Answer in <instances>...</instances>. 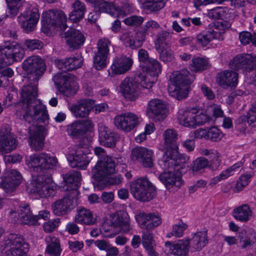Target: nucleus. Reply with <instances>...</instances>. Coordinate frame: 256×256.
Masks as SVG:
<instances>
[{"label":"nucleus","instance_id":"f257e3e1","mask_svg":"<svg viewBox=\"0 0 256 256\" xmlns=\"http://www.w3.org/2000/svg\"><path fill=\"white\" fill-rule=\"evenodd\" d=\"M30 84L24 86L20 92V102L18 106L24 119L30 123L33 121L45 122L48 119L46 106L40 100L38 96V80H29Z\"/></svg>","mask_w":256,"mask_h":256},{"label":"nucleus","instance_id":"f03ea898","mask_svg":"<svg viewBox=\"0 0 256 256\" xmlns=\"http://www.w3.org/2000/svg\"><path fill=\"white\" fill-rule=\"evenodd\" d=\"M186 70L174 72L170 76L168 92L170 95L178 100L185 98L188 94V85L192 82Z\"/></svg>","mask_w":256,"mask_h":256},{"label":"nucleus","instance_id":"7ed1b4c3","mask_svg":"<svg viewBox=\"0 0 256 256\" xmlns=\"http://www.w3.org/2000/svg\"><path fill=\"white\" fill-rule=\"evenodd\" d=\"M130 192L133 196L141 202H148L156 195L155 186L146 178H140L130 184Z\"/></svg>","mask_w":256,"mask_h":256},{"label":"nucleus","instance_id":"20e7f679","mask_svg":"<svg viewBox=\"0 0 256 256\" xmlns=\"http://www.w3.org/2000/svg\"><path fill=\"white\" fill-rule=\"evenodd\" d=\"M26 161L29 168L38 172L52 169L58 164V159L55 156L46 152L34 154L27 156Z\"/></svg>","mask_w":256,"mask_h":256},{"label":"nucleus","instance_id":"39448f33","mask_svg":"<svg viewBox=\"0 0 256 256\" xmlns=\"http://www.w3.org/2000/svg\"><path fill=\"white\" fill-rule=\"evenodd\" d=\"M27 190L42 198L50 196L54 192L52 179L48 176L42 174L34 177L27 186Z\"/></svg>","mask_w":256,"mask_h":256},{"label":"nucleus","instance_id":"423d86ee","mask_svg":"<svg viewBox=\"0 0 256 256\" xmlns=\"http://www.w3.org/2000/svg\"><path fill=\"white\" fill-rule=\"evenodd\" d=\"M3 251L6 256H20L26 254L28 244L23 236L16 234L7 236L4 241Z\"/></svg>","mask_w":256,"mask_h":256},{"label":"nucleus","instance_id":"0eeeda50","mask_svg":"<svg viewBox=\"0 0 256 256\" xmlns=\"http://www.w3.org/2000/svg\"><path fill=\"white\" fill-rule=\"evenodd\" d=\"M202 155L207 156L208 159L204 157L197 158L193 162L192 170L193 172H198L208 166L212 170H216L220 165L221 160L220 154L217 150H214L202 149L200 150Z\"/></svg>","mask_w":256,"mask_h":256},{"label":"nucleus","instance_id":"6e6552de","mask_svg":"<svg viewBox=\"0 0 256 256\" xmlns=\"http://www.w3.org/2000/svg\"><path fill=\"white\" fill-rule=\"evenodd\" d=\"M23 70L27 72L29 80H38L46 70L44 61L37 56L28 57L22 62Z\"/></svg>","mask_w":256,"mask_h":256},{"label":"nucleus","instance_id":"1a4fd4ad","mask_svg":"<svg viewBox=\"0 0 256 256\" xmlns=\"http://www.w3.org/2000/svg\"><path fill=\"white\" fill-rule=\"evenodd\" d=\"M141 81L142 76L140 74L135 76L134 80L126 78L122 81L120 86V90L126 99L134 100L140 92L145 93L147 90L148 92H150V89H144L140 84Z\"/></svg>","mask_w":256,"mask_h":256},{"label":"nucleus","instance_id":"9d476101","mask_svg":"<svg viewBox=\"0 0 256 256\" xmlns=\"http://www.w3.org/2000/svg\"><path fill=\"white\" fill-rule=\"evenodd\" d=\"M116 160L112 157H106L98 160L92 170V178L100 182L106 180L115 172Z\"/></svg>","mask_w":256,"mask_h":256},{"label":"nucleus","instance_id":"9b49d317","mask_svg":"<svg viewBox=\"0 0 256 256\" xmlns=\"http://www.w3.org/2000/svg\"><path fill=\"white\" fill-rule=\"evenodd\" d=\"M116 160L112 157H106L98 160L92 170V178L100 182L106 180L115 172Z\"/></svg>","mask_w":256,"mask_h":256},{"label":"nucleus","instance_id":"f8f14e48","mask_svg":"<svg viewBox=\"0 0 256 256\" xmlns=\"http://www.w3.org/2000/svg\"><path fill=\"white\" fill-rule=\"evenodd\" d=\"M66 21V16L61 10H49L42 15V28L46 30L54 29L56 27L64 30L67 27Z\"/></svg>","mask_w":256,"mask_h":256},{"label":"nucleus","instance_id":"ddd939ff","mask_svg":"<svg viewBox=\"0 0 256 256\" xmlns=\"http://www.w3.org/2000/svg\"><path fill=\"white\" fill-rule=\"evenodd\" d=\"M142 68L146 72L144 76L140 74L142 76L141 86L144 89H150L156 80V76L161 72V64L156 60L151 58Z\"/></svg>","mask_w":256,"mask_h":256},{"label":"nucleus","instance_id":"4468645a","mask_svg":"<svg viewBox=\"0 0 256 256\" xmlns=\"http://www.w3.org/2000/svg\"><path fill=\"white\" fill-rule=\"evenodd\" d=\"M2 55H4V64H10L20 61L24 56V50L16 42L6 41L0 46Z\"/></svg>","mask_w":256,"mask_h":256},{"label":"nucleus","instance_id":"2eb2a0df","mask_svg":"<svg viewBox=\"0 0 256 256\" xmlns=\"http://www.w3.org/2000/svg\"><path fill=\"white\" fill-rule=\"evenodd\" d=\"M39 18L38 9L29 8L18 17V20L23 30L28 33L34 30Z\"/></svg>","mask_w":256,"mask_h":256},{"label":"nucleus","instance_id":"dca6fc26","mask_svg":"<svg viewBox=\"0 0 256 256\" xmlns=\"http://www.w3.org/2000/svg\"><path fill=\"white\" fill-rule=\"evenodd\" d=\"M146 114L150 118L155 122L162 120L167 116L166 106L161 100L152 99L148 104Z\"/></svg>","mask_w":256,"mask_h":256},{"label":"nucleus","instance_id":"f3484780","mask_svg":"<svg viewBox=\"0 0 256 256\" xmlns=\"http://www.w3.org/2000/svg\"><path fill=\"white\" fill-rule=\"evenodd\" d=\"M111 42L104 38L97 42V52L94 58V66L96 70H101L106 66V61L109 52Z\"/></svg>","mask_w":256,"mask_h":256},{"label":"nucleus","instance_id":"a211bd4d","mask_svg":"<svg viewBox=\"0 0 256 256\" xmlns=\"http://www.w3.org/2000/svg\"><path fill=\"white\" fill-rule=\"evenodd\" d=\"M55 84L59 87L60 91L66 96H69L73 93L76 78L72 74L66 73H58L53 77Z\"/></svg>","mask_w":256,"mask_h":256},{"label":"nucleus","instance_id":"6ab92c4d","mask_svg":"<svg viewBox=\"0 0 256 256\" xmlns=\"http://www.w3.org/2000/svg\"><path fill=\"white\" fill-rule=\"evenodd\" d=\"M17 144L14 135L10 132V126L3 125L0 130V152L9 153L16 148Z\"/></svg>","mask_w":256,"mask_h":256},{"label":"nucleus","instance_id":"aec40b11","mask_svg":"<svg viewBox=\"0 0 256 256\" xmlns=\"http://www.w3.org/2000/svg\"><path fill=\"white\" fill-rule=\"evenodd\" d=\"M138 118L134 113L125 112L116 116L114 124L116 128L126 132L132 131L138 124Z\"/></svg>","mask_w":256,"mask_h":256},{"label":"nucleus","instance_id":"412c9836","mask_svg":"<svg viewBox=\"0 0 256 256\" xmlns=\"http://www.w3.org/2000/svg\"><path fill=\"white\" fill-rule=\"evenodd\" d=\"M163 136L164 143L160 148L164 152V154L176 157L178 154V146L176 143L178 134L174 129L166 130Z\"/></svg>","mask_w":256,"mask_h":256},{"label":"nucleus","instance_id":"4be33fe9","mask_svg":"<svg viewBox=\"0 0 256 256\" xmlns=\"http://www.w3.org/2000/svg\"><path fill=\"white\" fill-rule=\"evenodd\" d=\"M18 218L22 223L28 225L40 224V220H46L49 218L50 213L46 210L39 212L38 214L32 216L28 206L20 207L18 210Z\"/></svg>","mask_w":256,"mask_h":256},{"label":"nucleus","instance_id":"5701e85b","mask_svg":"<svg viewBox=\"0 0 256 256\" xmlns=\"http://www.w3.org/2000/svg\"><path fill=\"white\" fill-rule=\"evenodd\" d=\"M0 186L6 192H12L22 181V176L16 170H11L0 178Z\"/></svg>","mask_w":256,"mask_h":256},{"label":"nucleus","instance_id":"b1692460","mask_svg":"<svg viewBox=\"0 0 256 256\" xmlns=\"http://www.w3.org/2000/svg\"><path fill=\"white\" fill-rule=\"evenodd\" d=\"M189 239L179 240L177 242H165L164 252L167 256H188Z\"/></svg>","mask_w":256,"mask_h":256},{"label":"nucleus","instance_id":"393cba45","mask_svg":"<svg viewBox=\"0 0 256 256\" xmlns=\"http://www.w3.org/2000/svg\"><path fill=\"white\" fill-rule=\"evenodd\" d=\"M29 142L31 148L35 150H41L44 147V130L42 126L33 124L29 127Z\"/></svg>","mask_w":256,"mask_h":256},{"label":"nucleus","instance_id":"a878e982","mask_svg":"<svg viewBox=\"0 0 256 256\" xmlns=\"http://www.w3.org/2000/svg\"><path fill=\"white\" fill-rule=\"evenodd\" d=\"M98 140L101 145L110 148L116 146L119 140L118 134L112 132L103 124H99L98 127Z\"/></svg>","mask_w":256,"mask_h":256},{"label":"nucleus","instance_id":"bb28decb","mask_svg":"<svg viewBox=\"0 0 256 256\" xmlns=\"http://www.w3.org/2000/svg\"><path fill=\"white\" fill-rule=\"evenodd\" d=\"M112 226L110 230H105L109 232L112 228H116V232H122L126 233L130 230L129 217L128 213L124 210H120L111 215Z\"/></svg>","mask_w":256,"mask_h":256},{"label":"nucleus","instance_id":"cd10ccee","mask_svg":"<svg viewBox=\"0 0 256 256\" xmlns=\"http://www.w3.org/2000/svg\"><path fill=\"white\" fill-rule=\"evenodd\" d=\"M188 157L183 154H178L176 157L164 154L162 160L160 162V164L164 170H178L182 168L184 164L188 160Z\"/></svg>","mask_w":256,"mask_h":256},{"label":"nucleus","instance_id":"c85d7f7f","mask_svg":"<svg viewBox=\"0 0 256 256\" xmlns=\"http://www.w3.org/2000/svg\"><path fill=\"white\" fill-rule=\"evenodd\" d=\"M66 44L70 50L73 51L80 48L85 41V36L79 30L70 28L64 34Z\"/></svg>","mask_w":256,"mask_h":256},{"label":"nucleus","instance_id":"c756f323","mask_svg":"<svg viewBox=\"0 0 256 256\" xmlns=\"http://www.w3.org/2000/svg\"><path fill=\"white\" fill-rule=\"evenodd\" d=\"M131 157L133 160L140 162L144 166L151 168L153 166V152L144 147H136L132 149Z\"/></svg>","mask_w":256,"mask_h":256},{"label":"nucleus","instance_id":"7c9ffc66","mask_svg":"<svg viewBox=\"0 0 256 256\" xmlns=\"http://www.w3.org/2000/svg\"><path fill=\"white\" fill-rule=\"evenodd\" d=\"M68 160L73 168H78L82 170H85L90 162L88 156L84 153L82 146H78L76 150L74 153L69 154L67 157Z\"/></svg>","mask_w":256,"mask_h":256},{"label":"nucleus","instance_id":"2f4dec72","mask_svg":"<svg viewBox=\"0 0 256 256\" xmlns=\"http://www.w3.org/2000/svg\"><path fill=\"white\" fill-rule=\"evenodd\" d=\"M94 102V100L92 98L84 99L72 105L70 110L76 118H84L89 115Z\"/></svg>","mask_w":256,"mask_h":256},{"label":"nucleus","instance_id":"473e14b6","mask_svg":"<svg viewBox=\"0 0 256 256\" xmlns=\"http://www.w3.org/2000/svg\"><path fill=\"white\" fill-rule=\"evenodd\" d=\"M135 217L140 228L143 229L150 230L158 226L162 222L160 216L152 213L140 212L136 214Z\"/></svg>","mask_w":256,"mask_h":256},{"label":"nucleus","instance_id":"72a5a7b5","mask_svg":"<svg viewBox=\"0 0 256 256\" xmlns=\"http://www.w3.org/2000/svg\"><path fill=\"white\" fill-rule=\"evenodd\" d=\"M73 208V200L70 195L66 196L57 200L52 205L54 214L58 216L67 214Z\"/></svg>","mask_w":256,"mask_h":256},{"label":"nucleus","instance_id":"f704fd0d","mask_svg":"<svg viewBox=\"0 0 256 256\" xmlns=\"http://www.w3.org/2000/svg\"><path fill=\"white\" fill-rule=\"evenodd\" d=\"M74 220L77 224L86 226H92L96 224V218L91 210L82 208L76 210Z\"/></svg>","mask_w":256,"mask_h":256},{"label":"nucleus","instance_id":"c9c22d12","mask_svg":"<svg viewBox=\"0 0 256 256\" xmlns=\"http://www.w3.org/2000/svg\"><path fill=\"white\" fill-rule=\"evenodd\" d=\"M238 74L232 70H225L218 75V84L226 88L228 86L235 88L238 84Z\"/></svg>","mask_w":256,"mask_h":256},{"label":"nucleus","instance_id":"e433bc0d","mask_svg":"<svg viewBox=\"0 0 256 256\" xmlns=\"http://www.w3.org/2000/svg\"><path fill=\"white\" fill-rule=\"evenodd\" d=\"M83 59L81 56H78L72 58H68L56 61V64L59 69L62 71H70L82 66Z\"/></svg>","mask_w":256,"mask_h":256},{"label":"nucleus","instance_id":"4c0bfd02","mask_svg":"<svg viewBox=\"0 0 256 256\" xmlns=\"http://www.w3.org/2000/svg\"><path fill=\"white\" fill-rule=\"evenodd\" d=\"M132 64L133 60L129 57L116 58L112 66V70L115 74H124L130 70Z\"/></svg>","mask_w":256,"mask_h":256},{"label":"nucleus","instance_id":"58836bf2","mask_svg":"<svg viewBox=\"0 0 256 256\" xmlns=\"http://www.w3.org/2000/svg\"><path fill=\"white\" fill-rule=\"evenodd\" d=\"M176 170L164 172L159 176L160 180L168 188H172L173 186H180L181 184L180 178Z\"/></svg>","mask_w":256,"mask_h":256},{"label":"nucleus","instance_id":"ea45409f","mask_svg":"<svg viewBox=\"0 0 256 256\" xmlns=\"http://www.w3.org/2000/svg\"><path fill=\"white\" fill-rule=\"evenodd\" d=\"M144 230L142 232V244L144 248L149 256H158L154 249L156 244L152 233L149 230Z\"/></svg>","mask_w":256,"mask_h":256},{"label":"nucleus","instance_id":"a19ab883","mask_svg":"<svg viewBox=\"0 0 256 256\" xmlns=\"http://www.w3.org/2000/svg\"><path fill=\"white\" fill-rule=\"evenodd\" d=\"M255 58L256 56H253L251 54H240L236 56L230 62V65L232 68L235 70H238L246 65H250L252 64L254 66Z\"/></svg>","mask_w":256,"mask_h":256},{"label":"nucleus","instance_id":"79ce46f5","mask_svg":"<svg viewBox=\"0 0 256 256\" xmlns=\"http://www.w3.org/2000/svg\"><path fill=\"white\" fill-rule=\"evenodd\" d=\"M63 179L68 187L66 190H72V192H74L76 191V190L79 186L81 174L78 172L70 171L63 175Z\"/></svg>","mask_w":256,"mask_h":256},{"label":"nucleus","instance_id":"37998d69","mask_svg":"<svg viewBox=\"0 0 256 256\" xmlns=\"http://www.w3.org/2000/svg\"><path fill=\"white\" fill-rule=\"evenodd\" d=\"M192 250L199 251L206 246L208 242L207 234L206 232H198L193 234L190 240Z\"/></svg>","mask_w":256,"mask_h":256},{"label":"nucleus","instance_id":"c03bdc74","mask_svg":"<svg viewBox=\"0 0 256 256\" xmlns=\"http://www.w3.org/2000/svg\"><path fill=\"white\" fill-rule=\"evenodd\" d=\"M196 112H198V110L194 108L184 112L178 117L180 124L186 127L195 128L196 122Z\"/></svg>","mask_w":256,"mask_h":256},{"label":"nucleus","instance_id":"a18cd8bd","mask_svg":"<svg viewBox=\"0 0 256 256\" xmlns=\"http://www.w3.org/2000/svg\"><path fill=\"white\" fill-rule=\"evenodd\" d=\"M73 10L69 14V20L76 22L82 19L86 10L84 4L79 0H76L72 4Z\"/></svg>","mask_w":256,"mask_h":256},{"label":"nucleus","instance_id":"49530a36","mask_svg":"<svg viewBox=\"0 0 256 256\" xmlns=\"http://www.w3.org/2000/svg\"><path fill=\"white\" fill-rule=\"evenodd\" d=\"M46 241L48 244L46 253L49 256H60L62 250L59 240L55 237L49 236L46 238Z\"/></svg>","mask_w":256,"mask_h":256},{"label":"nucleus","instance_id":"de8ad7c7","mask_svg":"<svg viewBox=\"0 0 256 256\" xmlns=\"http://www.w3.org/2000/svg\"><path fill=\"white\" fill-rule=\"evenodd\" d=\"M234 218L242 222L248 221L252 216V212L248 204H242L234 210Z\"/></svg>","mask_w":256,"mask_h":256},{"label":"nucleus","instance_id":"09e8293b","mask_svg":"<svg viewBox=\"0 0 256 256\" xmlns=\"http://www.w3.org/2000/svg\"><path fill=\"white\" fill-rule=\"evenodd\" d=\"M242 166V162L236 163L229 168H227L226 170L222 171L218 176L214 177L212 182L213 184H216L222 180H225L230 176L234 174V172L238 171V168Z\"/></svg>","mask_w":256,"mask_h":256},{"label":"nucleus","instance_id":"8fccbe9b","mask_svg":"<svg viewBox=\"0 0 256 256\" xmlns=\"http://www.w3.org/2000/svg\"><path fill=\"white\" fill-rule=\"evenodd\" d=\"M97 4L100 3V8L104 12L108 13L112 16L117 17L118 15L121 14V12L119 10V8L116 6L114 4L102 1H97L96 2H94Z\"/></svg>","mask_w":256,"mask_h":256},{"label":"nucleus","instance_id":"3c124183","mask_svg":"<svg viewBox=\"0 0 256 256\" xmlns=\"http://www.w3.org/2000/svg\"><path fill=\"white\" fill-rule=\"evenodd\" d=\"M8 4L6 16L10 18L15 16L22 6V0H6Z\"/></svg>","mask_w":256,"mask_h":256},{"label":"nucleus","instance_id":"603ef678","mask_svg":"<svg viewBox=\"0 0 256 256\" xmlns=\"http://www.w3.org/2000/svg\"><path fill=\"white\" fill-rule=\"evenodd\" d=\"M238 239L239 240L240 246L242 249L250 247L254 243L250 239V234L245 230L238 232Z\"/></svg>","mask_w":256,"mask_h":256},{"label":"nucleus","instance_id":"864d4df0","mask_svg":"<svg viewBox=\"0 0 256 256\" xmlns=\"http://www.w3.org/2000/svg\"><path fill=\"white\" fill-rule=\"evenodd\" d=\"M159 54L160 59L164 62H170L174 59V54L172 50L166 46L156 48Z\"/></svg>","mask_w":256,"mask_h":256},{"label":"nucleus","instance_id":"5fc2aeb1","mask_svg":"<svg viewBox=\"0 0 256 256\" xmlns=\"http://www.w3.org/2000/svg\"><path fill=\"white\" fill-rule=\"evenodd\" d=\"M167 0H148L144 3V7L151 12L160 10L165 6Z\"/></svg>","mask_w":256,"mask_h":256},{"label":"nucleus","instance_id":"6e6d98bb","mask_svg":"<svg viewBox=\"0 0 256 256\" xmlns=\"http://www.w3.org/2000/svg\"><path fill=\"white\" fill-rule=\"evenodd\" d=\"M170 33L166 30H162L158 33L155 40V48L166 46L168 45L167 40L170 38Z\"/></svg>","mask_w":256,"mask_h":256},{"label":"nucleus","instance_id":"4d7b16f0","mask_svg":"<svg viewBox=\"0 0 256 256\" xmlns=\"http://www.w3.org/2000/svg\"><path fill=\"white\" fill-rule=\"evenodd\" d=\"M207 64L205 59L199 57L194 58L192 59L190 68L192 70L197 72L206 69Z\"/></svg>","mask_w":256,"mask_h":256},{"label":"nucleus","instance_id":"13d9d810","mask_svg":"<svg viewBox=\"0 0 256 256\" xmlns=\"http://www.w3.org/2000/svg\"><path fill=\"white\" fill-rule=\"evenodd\" d=\"M239 39L240 42L244 45H246L252 43L254 45L256 44V34H251L247 31H244L240 33Z\"/></svg>","mask_w":256,"mask_h":256},{"label":"nucleus","instance_id":"bf43d9fd","mask_svg":"<svg viewBox=\"0 0 256 256\" xmlns=\"http://www.w3.org/2000/svg\"><path fill=\"white\" fill-rule=\"evenodd\" d=\"M212 36L210 31L198 34L196 37V44L202 46H207L212 40Z\"/></svg>","mask_w":256,"mask_h":256},{"label":"nucleus","instance_id":"052dcab7","mask_svg":"<svg viewBox=\"0 0 256 256\" xmlns=\"http://www.w3.org/2000/svg\"><path fill=\"white\" fill-rule=\"evenodd\" d=\"M223 137L222 131L216 126L210 128L208 130L207 140L218 142Z\"/></svg>","mask_w":256,"mask_h":256},{"label":"nucleus","instance_id":"680f3d73","mask_svg":"<svg viewBox=\"0 0 256 256\" xmlns=\"http://www.w3.org/2000/svg\"><path fill=\"white\" fill-rule=\"evenodd\" d=\"M120 40L124 43L126 46H129L132 49H135V42L133 34L132 32H126L124 33L120 37Z\"/></svg>","mask_w":256,"mask_h":256},{"label":"nucleus","instance_id":"e2e57ef3","mask_svg":"<svg viewBox=\"0 0 256 256\" xmlns=\"http://www.w3.org/2000/svg\"><path fill=\"white\" fill-rule=\"evenodd\" d=\"M186 228L187 225L182 221H180L178 224L173 226L170 234L176 237H181L183 235L184 230Z\"/></svg>","mask_w":256,"mask_h":256},{"label":"nucleus","instance_id":"0e129e2a","mask_svg":"<svg viewBox=\"0 0 256 256\" xmlns=\"http://www.w3.org/2000/svg\"><path fill=\"white\" fill-rule=\"evenodd\" d=\"M26 48L30 50H40L43 47V43L38 40H26L24 42Z\"/></svg>","mask_w":256,"mask_h":256},{"label":"nucleus","instance_id":"69168bd1","mask_svg":"<svg viewBox=\"0 0 256 256\" xmlns=\"http://www.w3.org/2000/svg\"><path fill=\"white\" fill-rule=\"evenodd\" d=\"M248 123L252 126H256V101L254 102L247 114Z\"/></svg>","mask_w":256,"mask_h":256},{"label":"nucleus","instance_id":"338daca9","mask_svg":"<svg viewBox=\"0 0 256 256\" xmlns=\"http://www.w3.org/2000/svg\"><path fill=\"white\" fill-rule=\"evenodd\" d=\"M70 131L74 136H82L85 133L80 121H76L70 125Z\"/></svg>","mask_w":256,"mask_h":256},{"label":"nucleus","instance_id":"774afa93","mask_svg":"<svg viewBox=\"0 0 256 256\" xmlns=\"http://www.w3.org/2000/svg\"><path fill=\"white\" fill-rule=\"evenodd\" d=\"M144 22V18L140 16L133 15L124 20V23L128 26H138Z\"/></svg>","mask_w":256,"mask_h":256}]
</instances>
